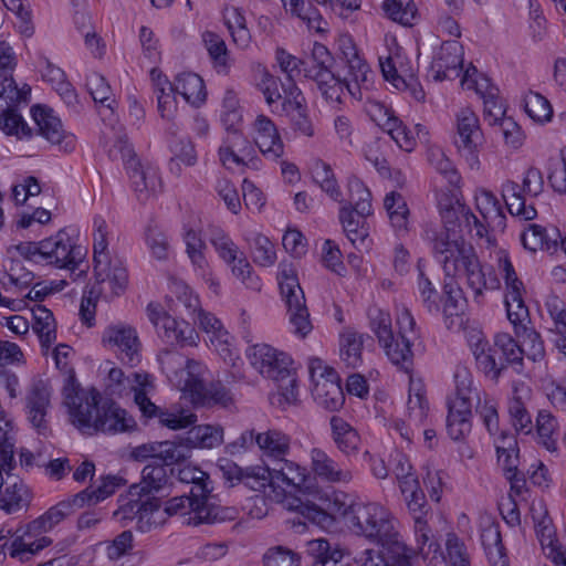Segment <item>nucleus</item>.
Wrapping results in <instances>:
<instances>
[{
  "instance_id": "f257e3e1",
  "label": "nucleus",
  "mask_w": 566,
  "mask_h": 566,
  "mask_svg": "<svg viewBox=\"0 0 566 566\" xmlns=\"http://www.w3.org/2000/svg\"><path fill=\"white\" fill-rule=\"evenodd\" d=\"M438 239L434 237V258L442 265L447 276L463 274L467 286L472 290L474 302L481 304L484 291L497 290L500 280L492 268L481 264L473 247L464 240Z\"/></svg>"
},
{
  "instance_id": "f03ea898",
  "label": "nucleus",
  "mask_w": 566,
  "mask_h": 566,
  "mask_svg": "<svg viewBox=\"0 0 566 566\" xmlns=\"http://www.w3.org/2000/svg\"><path fill=\"white\" fill-rule=\"evenodd\" d=\"M454 392L447 398V432L454 441H462L472 429V408L479 401V389L473 386L471 371L458 366L454 375Z\"/></svg>"
},
{
  "instance_id": "7ed1b4c3",
  "label": "nucleus",
  "mask_w": 566,
  "mask_h": 566,
  "mask_svg": "<svg viewBox=\"0 0 566 566\" xmlns=\"http://www.w3.org/2000/svg\"><path fill=\"white\" fill-rule=\"evenodd\" d=\"M15 468L14 442L0 427V509L8 514L28 507L31 493L23 481L11 471Z\"/></svg>"
},
{
  "instance_id": "20e7f679",
  "label": "nucleus",
  "mask_w": 566,
  "mask_h": 566,
  "mask_svg": "<svg viewBox=\"0 0 566 566\" xmlns=\"http://www.w3.org/2000/svg\"><path fill=\"white\" fill-rule=\"evenodd\" d=\"M277 281L282 300L286 306L292 332L301 338L306 337L313 329L310 312L306 305L305 294L300 285L294 269L280 264Z\"/></svg>"
},
{
  "instance_id": "39448f33",
  "label": "nucleus",
  "mask_w": 566,
  "mask_h": 566,
  "mask_svg": "<svg viewBox=\"0 0 566 566\" xmlns=\"http://www.w3.org/2000/svg\"><path fill=\"white\" fill-rule=\"evenodd\" d=\"M254 478L258 488L274 486L284 491V496H293L306 480V469L286 458L265 465L250 467V479Z\"/></svg>"
},
{
  "instance_id": "423d86ee",
  "label": "nucleus",
  "mask_w": 566,
  "mask_h": 566,
  "mask_svg": "<svg viewBox=\"0 0 566 566\" xmlns=\"http://www.w3.org/2000/svg\"><path fill=\"white\" fill-rule=\"evenodd\" d=\"M250 518H262L268 515L271 504L282 503L286 510H297L312 521H322L324 514L313 503L304 502L297 496H284L280 488H258L254 478L250 479Z\"/></svg>"
},
{
  "instance_id": "0eeeda50",
  "label": "nucleus",
  "mask_w": 566,
  "mask_h": 566,
  "mask_svg": "<svg viewBox=\"0 0 566 566\" xmlns=\"http://www.w3.org/2000/svg\"><path fill=\"white\" fill-rule=\"evenodd\" d=\"M191 318L203 332L209 334L211 345L230 367L231 377L233 379H243L244 361L238 355L237 348L232 344L233 338L223 328L221 322L213 314L205 312L202 308Z\"/></svg>"
},
{
  "instance_id": "6e6552de",
  "label": "nucleus",
  "mask_w": 566,
  "mask_h": 566,
  "mask_svg": "<svg viewBox=\"0 0 566 566\" xmlns=\"http://www.w3.org/2000/svg\"><path fill=\"white\" fill-rule=\"evenodd\" d=\"M63 395L73 424L82 432L93 434L102 409V406L99 407V392L94 388L90 390L80 389L73 380H70L63 389Z\"/></svg>"
},
{
  "instance_id": "1a4fd4ad",
  "label": "nucleus",
  "mask_w": 566,
  "mask_h": 566,
  "mask_svg": "<svg viewBox=\"0 0 566 566\" xmlns=\"http://www.w3.org/2000/svg\"><path fill=\"white\" fill-rule=\"evenodd\" d=\"M310 374L313 382L312 396L322 408L336 411L345 402L344 392L336 371L323 365L318 358L310 363Z\"/></svg>"
},
{
  "instance_id": "9d476101",
  "label": "nucleus",
  "mask_w": 566,
  "mask_h": 566,
  "mask_svg": "<svg viewBox=\"0 0 566 566\" xmlns=\"http://www.w3.org/2000/svg\"><path fill=\"white\" fill-rule=\"evenodd\" d=\"M455 146L471 169L480 167L479 153L484 138L476 114L470 108H462L455 115Z\"/></svg>"
},
{
  "instance_id": "9b49d317",
  "label": "nucleus",
  "mask_w": 566,
  "mask_h": 566,
  "mask_svg": "<svg viewBox=\"0 0 566 566\" xmlns=\"http://www.w3.org/2000/svg\"><path fill=\"white\" fill-rule=\"evenodd\" d=\"M43 262L60 269L75 270L85 258V250L75 239L62 229L56 234L41 241Z\"/></svg>"
},
{
  "instance_id": "f8f14e48",
  "label": "nucleus",
  "mask_w": 566,
  "mask_h": 566,
  "mask_svg": "<svg viewBox=\"0 0 566 566\" xmlns=\"http://www.w3.org/2000/svg\"><path fill=\"white\" fill-rule=\"evenodd\" d=\"M114 512V517L125 523L127 521H137V527L140 532H148L153 525L163 523L164 517L160 512V501L156 496L135 495L128 492L126 500Z\"/></svg>"
},
{
  "instance_id": "ddd939ff",
  "label": "nucleus",
  "mask_w": 566,
  "mask_h": 566,
  "mask_svg": "<svg viewBox=\"0 0 566 566\" xmlns=\"http://www.w3.org/2000/svg\"><path fill=\"white\" fill-rule=\"evenodd\" d=\"M164 513L168 516L189 515L187 523L192 525L209 524L222 520L219 506L211 503L208 499L191 494L175 496L167 501Z\"/></svg>"
},
{
  "instance_id": "4468645a",
  "label": "nucleus",
  "mask_w": 566,
  "mask_h": 566,
  "mask_svg": "<svg viewBox=\"0 0 566 566\" xmlns=\"http://www.w3.org/2000/svg\"><path fill=\"white\" fill-rule=\"evenodd\" d=\"M103 342L124 364L135 367L140 363L142 344L134 327L125 324L111 325L103 334Z\"/></svg>"
},
{
  "instance_id": "2eb2a0df",
  "label": "nucleus",
  "mask_w": 566,
  "mask_h": 566,
  "mask_svg": "<svg viewBox=\"0 0 566 566\" xmlns=\"http://www.w3.org/2000/svg\"><path fill=\"white\" fill-rule=\"evenodd\" d=\"M94 265L95 282L93 293L102 294V298L112 301L122 295L128 285V273L123 261L98 262Z\"/></svg>"
},
{
  "instance_id": "dca6fc26",
  "label": "nucleus",
  "mask_w": 566,
  "mask_h": 566,
  "mask_svg": "<svg viewBox=\"0 0 566 566\" xmlns=\"http://www.w3.org/2000/svg\"><path fill=\"white\" fill-rule=\"evenodd\" d=\"M250 365L263 377L275 381H283L292 370L291 357L266 344L252 346Z\"/></svg>"
},
{
  "instance_id": "f3484780",
  "label": "nucleus",
  "mask_w": 566,
  "mask_h": 566,
  "mask_svg": "<svg viewBox=\"0 0 566 566\" xmlns=\"http://www.w3.org/2000/svg\"><path fill=\"white\" fill-rule=\"evenodd\" d=\"M438 206L441 220L443 222V228L440 230H437L434 228L426 229V239L431 243L433 253L434 237L438 239H444L443 237H447L448 240H463L459 231H457V228L460 227L461 220L465 222L467 212H470V209L467 208L463 203H461L458 198L449 197L447 195L442 196L439 199Z\"/></svg>"
},
{
  "instance_id": "a211bd4d",
  "label": "nucleus",
  "mask_w": 566,
  "mask_h": 566,
  "mask_svg": "<svg viewBox=\"0 0 566 566\" xmlns=\"http://www.w3.org/2000/svg\"><path fill=\"white\" fill-rule=\"evenodd\" d=\"M52 388L39 379L31 384L25 395V413L33 428L41 434L48 431L46 416L51 407Z\"/></svg>"
},
{
  "instance_id": "6ab92c4d",
  "label": "nucleus",
  "mask_w": 566,
  "mask_h": 566,
  "mask_svg": "<svg viewBox=\"0 0 566 566\" xmlns=\"http://www.w3.org/2000/svg\"><path fill=\"white\" fill-rule=\"evenodd\" d=\"M31 112L40 135L48 142L59 145L64 151H72L75 148L74 135L64 132L61 119L51 108L35 105Z\"/></svg>"
},
{
  "instance_id": "aec40b11",
  "label": "nucleus",
  "mask_w": 566,
  "mask_h": 566,
  "mask_svg": "<svg viewBox=\"0 0 566 566\" xmlns=\"http://www.w3.org/2000/svg\"><path fill=\"white\" fill-rule=\"evenodd\" d=\"M531 513L536 537L544 555L548 559L560 558L563 556L562 552L566 549V546L557 538L556 528L546 506L543 503L533 504Z\"/></svg>"
},
{
  "instance_id": "412c9836",
  "label": "nucleus",
  "mask_w": 566,
  "mask_h": 566,
  "mask_svg": "<svg viewBox=\"0 0 566 566\" xmlns=\"http://www.w3.org/2000/svg\"><path fill=\"white\" fill-rule=\"evenodd\" d=\"M304 77L316 83L317 90L324 99L331 105L343 103V83L331 71V64L321 65L318 61H305Z\"/></svg>"
},
{
  "instance_id": "4be33fe9",
  "label": "nucleus",
  "mask_w": 566,
  "mask_h": 566,
  "mask_svg": "<svg viewBox=\"0 0 566 566\" xmlns=\"http://www.w3.org/2000/svg\"><path fill=\"white\" fill-rule=\"evenodd\" d=\"M85 493H77L50 507L41 516L28 524L29 535H40L53 530L59 523L72 515L76 510L84 507L83 496Z\"/></svg>"
},
{
  "instance_id": "5701e85b",
  "label": "nucleus",
  "mask_w": 566,
  "mask_h": 566,
  "mask_svg": "<svg viewBox=\"0 0 566 566\" xmlns=\"http://www.w3.org/2000/svg\"><path fill=\"white\" fill-rule=\"evenodd\" d=\"M400 491L405 497L407 507L413 517L415 532L418 539L424 543L428 539V525L426 517L429 513L430 506L420 488L419 480L406 481Z\"/></svg>"
},
{
  "instance_id": "b1692460",
  "label": "nucleus",
  "mask_w": 566,
  "mask_h": 566,
  "mask_svg": "<svg viewBox=\"0 0 566 566\" xmlns=\"http://www.w3.org/2000/svg\"><path fill=\"white\" fill-rule=\"evenodd\" d=\"M132 457L136 461L153 460L150 464H175L187 458V448L175 441H160L140 444L133 449Z\"/></svg>"
},
{
  "instance_id": "393cba45",
  "label": "nucleus",
  "mask_w": 566,
  "mask_h": 566,
  "mask_svg": "<svg viewBox=\"0 0 566 566\" xmlns=\"http://www.w3.org/2000/svg\"><path fill=\"white\" fill-rule=\"evenodd\" d=\"M171 465L163 462L147 464L142 471L140 482L130 486V494L146 497L167 490L172 485L174 468Z\"/></svg>"
},
{
  "instance_id": "a878e982",
  "label": "nucleus",
  "mask_w": 566,
  "mask_h": 566,
  "mask_svg": "<svg viewBox=\"0 0 566 566\" xmlns=\"http://www.w3.org/2000/svg\"><path fill=\"white\" fill-rule=\"evenodd\" d=\"M282 111L291 116L292 128L306 137L315 134L313 123L307 113L306 99L298 86L290 85L282 102Z\"/></svg>"
},
{
  "instance_id": "bb28decb",
  "label": "nucleus",
  "mask_w": 566,
  "mask_h": 566,
  "mask_svg": "<svg viewBox=\"0 0 566 566\" xmlns=\"http://www.w3.org/2000/svg\"><path fill=\"white\" fill-rule=\"evenodd\" d=\"M310 458L313 473L322 481L328 483H348L352 481V471L344 463L334 460L324 450L313 448Z\"/></svg>"
},
{
  "instance_id": "cd10ccee",
  "label": "nucleus",
  "mask_w": 566,
  "mask_h": 566,
  "mask_svg": "<svg viewBox=\"0 0 566 566\" xmlns=\"http://www.w3.org/2000/svg\"><path fill=\"white\" fill-rule=\"evenodd\" d=\"M261 451L263 465L286 458L291 452V437L279 429H268L253 437Z\"/></svg>"
},
{
  "instance_id": "c85d7f7f",
  "label": "nucleus",
  "mask_w": 566,
  "mask_h": 566,
  "mask_svg": "<svg viewBox=\"0 0 566 566\" xmlns=\"http://www.w3.org/2000/svg\"><path fill=\"white\" fill-rule=\"evenodd\" d=\"M136 421L125 409L114 401H106L102 405L94 433H123L135 430Z\"/></svg>"
},
{
  "instance_id": "c756f323",
  "label": "nucleus",
  "mask_w": 566,
  "mask_h": 566,
  "mask_svg": "<svg viewBox=\"0 0 566 566\" xmlns=\"http://www.w3.org/2000/svg\"><path fill=\"white\" fill-rule=\"evenodd\" d=\"M254 143L260 151L271 158L276 159L283 154V142L277 132L274 122L261 114L253 123Z\"/></svg>"
},
{
  "instance_id": "7c9ffc66",
  "label": "nucleus",
  "mask_w": 566,
  "mask_h": 566,
  "mask_svg": "<svg viewBox=\"0 0 566 566\" xmlns=\"http://www.w3.org/2000/svg\"><path fill=\"white\" fill-rule=\"evenodd\" d=\"M462 55V46L458 41H444L432 61L434 78L443 81L451 78L452 75L459 76L463 63Z\"/></svg>"
},
{
  "instance_id": "2f4dec72",
  "label": "nucleus",
  "mask_w": 566,
  "mask_h": 566,
  "mask_svg": "<svg viewBox=\"0 0 566 566\" xmlns=\"http://www.w3.org/2000/svg\"><path fill=\"white\" fill-rule=\"evenodd\" d=\"M209 241L218 252L219 256L228 264H232V273L242 283L245 282L244 270L248 263L243 258L238 259V247L231 238L219 227H210Z\"/></svg>"
},
{
  "instance_id": "473e14b6",
  "label": "nucleus",
  "mask_w": 566,
  "mask_h": 566,
  "mask_svg": "<svg viewBox=\"0 0 566 566\" xmlns=\"http://www.w3.org/2000/svg\"><path fill=\"white\" fill-rule=\"evenodd\" d=\"M371 531H366L363 536L376 543L377 545H389L394 553L401 549L405 545L400 539V534L396 530V520L392 514L381 505V517L371 522Z\"/></svg>"
},
{
  "instance_id": "72a5a7b5",
  "label": "nucleus",
  "mask_w": 566,
  "mask_h": 566,
  "mask_svg": "<svg viewBox=\"0 0 566 566\" xmlns=\"http://www.w3.org/2000/svg\"><path fill=\"white\" fill-rule=\"evenodd\" d=\"M130 164L132 166H128L127 174L132 180L133 188L137 193L138 200L146 201L150 195L156 193L161 188L158 169L151 165Z\"/></svg>"
},
{
  "instance_id": "f704fd0d",
  "label": "nucleus",
  "mask_w": 566,
  "mask_h": 566,
  "mask_svg": "<svg viewBox=\"0 0 566 566\" xmlns=\"http://www.w3.org/2000/svg\"><path fill=\"white\" fill-rule=\"evenodd\" d=\"M347 74L340 81L343 91L346 88L348 93L356 99H361V91L369 90L373 80V71L368 63L361 56L345 61Z\"/></svg>"
},
{
  "instance_id": "c9c22d12",
  "label": "nucleus",
  "mask_w": 566,
  "mask_h": 566,
  "mask_svg": "<svg viewBox=\"0 0 566 566\" xmlns=\"http://www.w3.org/2000/svg\"><path fill=\"white\" fill-rule=\"evenodd\" d=\"M150 78L161 118L172 120L176 117L178 104L175 97L177 93L172 90L171 82L156 67L150 71Z\"/></svg>"
},
{
  "instance_id": "e433bc0d",
  "label": "nucleus",
  "mask_w": 566,
  "mask_h": 566,
  "mask_svg": "<svg viewBox=\"0 0 566 566\" xmlns=\"http://www.w3.org/2000/svg\"><path fill=\"white\" fill-rule=\"evenodd\" d=\"M251 81L256 92H259L266 105L272 108L273 105L277 104L281 99H284L280 87L281 80L273 75L269 69L261 63H253L251 66Z\"/></svg>"
},
{
  "instance_id": "4c0bfd02",
  "label": "nucleus",
  "mask_w": 566,
  "mask_h": 566,
  "mask_svg": "<svg viewBox=\"0 0 566 566\" xmlns=\"http://www.w3.org/2000/svg\"><path fill=\"white\" fill-rule=\"evenodd\" d=\"M329 424L332 439L336 448L348 459L356 457L361 444L358 431L338 416H333L329 420Z\"/></svg>"
},
{
  "instance_id": "58836bf2",
  "label": "nucleus",
  "mask_w": 566,
  "mask_h": 566,
  "mask_svg": "<svg viewBox=\"0 0 566 566\" xmlns=\"http://www.w3.org/2000/svg\"><path fill=\"white\" fill-rule=\"evenodd\" d=\"M346 524L357 535L371 531V522L381 517V505L378 503H352L343 513Z\"/></svg>"
},
{
  "instance_id": "ea45409f",
  "label": "nucleus",
  "mask_w": 566,
  "mask_h": 566,
  "mask_svg": "<svg viewBox=\"0 0 566 566\" xmlns=\"http://www.w3.org/2000/svg\"><path fill=\"white\" fill-rule=\"evenodd\" d=\"M449 281L443 284V307L442 314L446 326L452 328L455 325H461L462 319L460 316L463 314L467 300L462 289L449 276Z\"/></svg>"
},
{
  "instance_id": "a19ab883",
  "label": "nucleus",
  "mask_w": 566,
  "mask_h": 566,
  "mask_svg": "<svg viewBox=\"0 0 566 566\" xmlns=\"http://www.w3.org/2000/svg\"><path fill=\"white\" fill-rule=\"evenodd\" d=\"M475 205L482 219L492 231H504L505 214L494 193L486 189H480L475 193Z\"/></svg>"
},
{
  "instance_id": "79ce46f5",
  "label": "nucleus",
  "mask_w": 566,
  "mask_h": 566,
  "mask_svg": "<svg viewBox=\"0 0 566 566\" xmlns=\"http://www.w3.org/2000/svg\"><path fill=\"white\" fill-rule=\"evenodd\" d=\"M128 388L129 394H134V401L142 413L146 417H154L157 413L158 407L148 397L155 388L153 376L144 371H134L132 373V381Z\"/></svg>"
},
{
  "instance_id": "37998d69",
  "label": "nucleus",
  "mask_w": 566,
  "mask_h": 566,
  "mask_svg": "<svg viewBox=\"0 0 566 566\" xmlns=\"http://www.w3.org/2000/svg\"><path fill=\"white\" fill-rule=\"evenodd\" d=\"M472 353L478 368L492 380H496L505 369L504 360L499 357L496 348L490 346L485 339L479 338L472 345Z\"/></svg>"
},
{
  "instance_id": "c03bdc74",
  "label": "nucleus",
  "mask_w": 566,
  "mask_h": 566,
  "mask_svg": "<svg viewBox=\"0 0 566 566\" xmlns=\"http://www.w3.org/2000/svg\"><path fill=\"white\" fill-rule=\"evenodd\" d=\"M559 238L560 234L558 230L552 229L551 233H548L546 228L535 223L528 224L521 234L523 247L531 252L538 250L555 252L558 247Z\"/></svg>"
},
{
  "instance_id": "a18cd8bd",
  "label": "nucleus",
  "mask_w": 566,
  "mask_h": 566,
  "mask_svg": "<svg viewBox=\"0 0 566 566\" xmlns=\"http://www.w3.org/2000/svg\"><path fill=\"white\" fill-rule=\"evenodd\" d=\"M171 84L172 90L193 106H200L206 101L207 93L203 80L196 73L178 74Z\"/></svg>"
},
{
  "instance_id": "49530a36",
  "label": "nucleus",
  "mask_w": 566,
  "mask_h": 566,
  "mask_svg": "<svg viewBox=\"0 0 566 566\" xmlns=\"http://www.w3.org/2000/svg\"><path fill=\"white\" fill-rule=\"evenodd\" d=\"M221 122L228 132V136L242 138L243 130V109L239 106L237 94L233 91H227L221 111Z\"/></svg>"
},
{
  "instance_id": "de8ad7c7",
  "label": "nucleus",
  "mask_w": 566,
  "mask_h": 566,
  "mask_svg": "<svg viewBox=\"0 0 566 566\" xmlns=\"http://www.w3.org/2000/svg\"><path fill=\"white\" fill-rule=\"evenodd\" d=\"M379 546L381 549L378 552L366 551L361 566H413L410 549L406 545H401L397 553L391 552L389 545Z\"/></svg>"
},
{
  "instance_id": "09e8293b",
  "label": "nucleus",
  "mask_w": 566,
  "mask_h": 566,
  "mask_svg": "<svg viewBox=\"0 0 566 566\" xmlns=\"http://www.w3.org/2000/svg\"><path fill=\"white\" fill-rule=\"evenodd\" d=\"M32 329L38 335L41 347L49 349L56 340V323L53 313L42 305L32 308Z\"/></svg>"
},
{
  "instance_id": "8fccbe9b",
  "label": "nucleus",
  "mask_w": 566,
  "mask_h": 566,
  "mask_svg": "<svg viewBox=\"0 0 566 566\" xmlns=\"http://www.w3.org/2000/svg\"><path fill=\"white\" fill-rule=\"evenodd\" d=\"M525 286L511 289L505 292V307L507 318L514 326V331H521L530 323L528 308L524 302Z\"/></svg>"
},
{
  "instance_id": "3c124183",
  "label": "nucleus",
  "mask_w": 566,
  "mask_h": 566,
  "mask_svg": "<svg viewBox=\"0 0 566 566\" xmlns=\"http://www.w3.org/2000/svg\"><path fill=\"white\" fill-rule=\"evenodd\" d=\"M340 203L350 205V209H354L360 217H368L373 213L371 193L356 176L348 179V200H342Z\"/></svg>"
},
{
  "instance_id": "603ef678",
  "label": "nucleus",
  "mask_w": 566,
  "mask_h": 566,
  "mask_svg": "<svg viewBox=\"0 0 566 566\" xmlns=\"http://www.w3.org/2000/svg\"><path fill=\"white\" fill-rule=\"evenodd\" d=\"M364 335L347 328L340 334V358L350 368H357L361 361Z\"/></svg>"
},
{
  "instance_id": "864d4df0",
  "label": "nucleus",
  "mask_w": 566,
  "mask_h": 566,
  "mask_svg": "<svg viewBox=\"0 0 566 566\" xmlns=\"http://www.w3.org/2000/svg\"><path fill=\"white\" fill-rule=\"evenodd\" d=\"M379 64L384 77L397 88H401V85L407 84L409 80L417 78L413 69L403 64L402 56L399 54L388 56L385 60L380 59Z\"/></svg>"
},
{
  "instance_id": "5fc2aeb1",
  "label": "nucleus",
  "mask_w": 566,
  "mask_h": 566,
  "mask_svg": "<svg viewBox=\"0 0 566 566\" xmlns=\"http://www.w3.org/2000/svg\"><path fill=\"white\" fill-rule=\"evenodd\" d=\"M538 441L551 452L557 451L559 424L556 417L548 410H539L536 417Z\"/></svg>"
},
{
  "instance_id": "6e6d98bb",
  "label": "nucleus",
  "mask_w": 566,
  "mask_h": 566,
  "mask_svg": "<svg viewBox=\"0 0 566 566\" xmlns=\"http://www.w3.org/2000/svg\"><path fill=\"white\" fill-rule=\"evenodd\" d=\"M384 207L396 232L398 234L407 232L409 209L405 198L395 191L387 193L384 199Z\"/></svg>"
},
{
  "instance_id": "4d7b16f0",
  "label": "nucleus",
  "mask_w": 566,
  "mask_h": 566,
  "mask_svg": "<svg viewBox=\"0 0 566 566\" xmlns=\"http://www.w3.org/2000/svg\"><path fill=\"white\" fill-rule=\"evenodd\" d=\"M157 333L169 343L191 344L193 342V328L186 322H178L169 314L156 326Z\"/></svg>"
},
{
  "instance_id": "13d9d810",
  "label": "nucleus",
  "mask_w": 566,
  "mask_h": 566,
  "mask_svg": "<svg viewBox=\"0 0 566 566\" xmlns=\"http://www.w3.org/2000/svg\"><path fill=\"white\" fill-rule=\"evenodd\" d=\"M187 441L195 448L212 449L223 442V429L220 426L198 424L188 431Z\"/></svg>"
},
{
  "instance_id": "bf43d9fd",
  "label": "nucleus",
  "mask_w": 566,
  "mask_h": 566,
  "mask_svg": "<svg viewBox=\"0 0 566 566\" xmlns=\"http://www.w3.org/2000/svg\"><path fill=\"white\" fill-rule=\"evenodd\" d=\"M275 61L281 72L285 75V82L281 84V87L284 96H286V90L290 85L293 84L297 86L295 77L302 72L304 73L305 60L289 53L285 49L277 48L275 51Z\"/></svg>"
},
{
  "instance_id": "052dcab7",
  "label": "nucleus",
  "mask_w": 566,
  "mask_h": 566,
  "mask_svg": "<svg viewBox=\"0 0 566 566\" xmlns=\"http://www.w3.org/2000/svg\"><path fill=\"white\" fill-rule=\"evenodd\" d=\"M411 344L412 342L410 339L401 338L399 335L398 337L392 335L391 339L380 345L392 364L408 370L412 364Z\"/></svg>"
},
{
  "instance_id": "680f3d73",
  "label": "nucleus",
  "mask_w": 566,
  "mask_h": 566,
  "mask_svg": "<svg viewBox=\"0 0 566 566\" xmlns=\"http://www.w3.org/2000/svg\"><path fill=\"white\" fill-rule=\"evenodd\" d=\"M29 94L28 85L19 88L11 74L0 73V108L17 107L21 102H27Z\"/></svg>"
},
{
  "instance_id": "e2e57ef3",
  "label": "nucleus",
  "mask_w": 566,
  "mask_h": 566,
  "mask_svg": "<svg viewBox=\"0 0 566 566\" xmlns=\"http://www.w3.org/2000/svg\"><path fill=\"white\" fill-rule=\"evenodd\" d=\"M177 480L181 483L192 484L191 495L210 500L212 489L208 485L209 476L206 472L195 467H184L178 470Z\"/></svg>"
},
{
  "instance_id": "0e129e2a",
  "label": "nucleus",
  "mask_w": 566,
  "mask_h": 566,
  "mask_svg": "<svg viewBox=\"0 0 566 566\" xmlns=\"http://www.w3.org/2000/svg\"><path fill=\"white\" fill-rule=\"evenodd\" d=\"M516 336L521 339L520 348L522 359L527 357L532 361H539L545 356L544 343L541 335L533 328L526 326L521 331H515Z\"/></svg>"
},
{
  "instance_id": "69168bd1",
  "label": "nucleus",
  "mask_w": 566,
  "mask_h": 566,
  "mask_svg": "<svg viewBox=\"0 0 566 566\" xmlns=\"http://www.w3.org/2000/svg\"><path fill=\"white\" fill-rule=\"evenodd\" d=\"M0 128L6 135L15 136L19 139L32 136V129L18 113L17 107L0 108Z\"/></svg>"
},
{
  "instance_id": "338daca9",
  "label": "nucleus",
  "mask_w": 566,
  "mask_h": 566,
  "mask_svg": "<svg viewBox=\"0 0 566 566\" xmlns=\"http://www.w3.org/2000/svg\"><path fill=\"white\" fill-rule=\"evenodd\" d=\"M482 543L489 551V558L492 566H510L509 558L503 552L501 533L497 526L490 525L482 531Z\"/></svg>"
},
{
  "instance_id": "774afa93",
  "label": "nucleus",
  "mask_w": 566,
  "mask_h": 566,
  "mask_svg": "<svg viewBox=\"0 0 566 566\" xmlns=\"http://www.w3.org/2000/svg\"><path fill=\"white\" fill-rule=\"evenodd\" d=\"M525 113L536 123L551 122L553 107L549 101L537 92L530 91L524 97Z\"/></svg>"
}]
</instances>
